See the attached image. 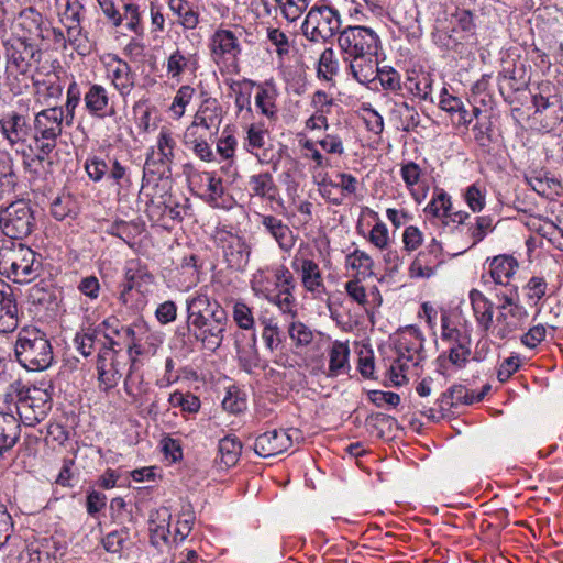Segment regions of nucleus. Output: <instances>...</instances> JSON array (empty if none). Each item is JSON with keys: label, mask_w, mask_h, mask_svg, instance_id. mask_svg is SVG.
<instances>
[{"label": "nucleus", "mask_w": 563, "mask_h": 563, "mask_svg": "<svg viewBox=\"0 0 563 563\" xmlns=\"http://www.w3.org/2000/svg\"><path fill=\"white\" fill-rule=\"evenodd\" d=\"M218 449L220 463L225 467H231L239 461L242 444L235 438L225 437L219 441Z\"/></svg>", "instance_id": "37998d69"}, {"label": "nucleus", "mask_w": 563, "mask_h": 563, "mask_svg": "<svg viewBox=\"0 0 563 563\" xmlns=\"http://www.w3.org/2000/svg\"><path fill=\"white\" fill-rule=\"evenodd\" d=\"M168 402L174 408H180L183 412L195 413L200 408V400L191 393L174 391L169 395Z\"/></svg>", "instance_id": "3c124183"}, {"label": "nucleus", "mask_w": 563, "mask_h": 563, "mask_svg": "<svg viewBox=\"0 0 563 563\" xmlns=\"http://www.w3.org/2000/svg\"><path fill=\"white\" fill-rule=\"evenodd\" d=\"M394 22L400 27L410 30L418 23V10L413 3L397 2L393 9Z\"/></svg>", "instance_id": "79ce46f5"}, {"label": "nucleus", "mask_w": 563, "mask_h": 563, "mask_svg": "<svg viewBox=\"0 0 563 563\" xmlns=\"http://www.w3.org/2000/svg\"><path fill=\"white\" fill-rule=\"evenodd\" d=\"M108 73L112 79L115 89L126 96L134 87V77L131 73L130 65L121 58L114 56L108 63Z\"/></svg>", "instance_id": "a878e982"}, {"label": "nucleus", "mask_w": 563, "mask_h": 563, "mask_svg": "<svg viewBox=\"0 0 563 563\" xmlns=\"http://www.w3.org/2000/svg\"><path fill=\"white\" fill-rule=\"evenodd\" d=\"M404 87L416 98L431 100L432 79L429 74L408 76Z\"/></svg>", "instance_id": "a19ab883"}, {"label": "nucleus", "mask_w": 563, "mask_h": 563, "mask_svg": "<svg viewBox=\"0 0 563 563\" xmlns=\"http://www.w3.org/2000/svg\"><path fill=\"white\" fill-rule=\"evenodd\" d=\"M282 10V13L289 22L297 21L308 9L311 0H275Z\"/></svg>", "instance_id": "6e6d98bb"}, {"label": "nucleus", "mask_w": 563, "mask_h": 563, "mask_svg": "<svg viewBox=\"0 0 563 563\" xmlns=\"http://www.w3.org/2000/svg\"><path fill=\"white\" fill-rule=\"evenodd\" d=\"M147 331V325L144 321H135L130 325H124L122 345H126V352L131 362H135L137 356L154 355L156 353V343L151 342L147 347L141 343L143 335Z\"/></svg>", "instance_id": "dca6fc26"}, {"label": "nucleus", "mask_w": 563, "mask_h": 563, "mask_svg": "<svg viewBox=\"0 0 563 563\" xmlns=\"http://www.w3.org/2000/svg\"><path fill=\"white\" fill-rule=\"evenodd\" d=\"M470 300L478 324L487 331L493 324L494 306L479 290L470 291Z\"/></svg>", "instance_id": "473e14b6"}, {"label": "nucleus", "mask_w": 563, "mask_h": 563, "mask_svg": "<svg viewBox=\"0 0 563 563\" xmlns=\"http://www.w3.org/2000/svg\"><path fill=\"white\" fill-rule=\"evenodd\" d=\"M175 147L176 140L173 132L167 128H162L156 139V145L151 147L147 153L143 177L164 175L175 157Z\"/></svg>", "instance_id": "9b49d317"}, {"label": "nucleus", "mask_w": 563, "mask_h": 563, "mask_svg": "<svg viewBox=\"0 0 563 563\" xmlns=\"http://www.w3.org/2000/svg\"><path fill=\"white\" fill-rule=\"evenodd\" d=\"M290 266L298 275L302 288L309 292L313 299H319L327 294L321 268L314 261V253L308 244H300L292 256Z\"/></svg>", "instance_id": "1a4fd4ad"}, {"label": "nucleus", "mask_w": 563, "mask_h": 563, "mask_svg": "<svg viewBox=\"0 0 563 563\" xmlns=\"http://www.w3.org/2000/svg\"><path fill=\"white\" fill-rule=\"evenodd\" d=\"M441 342L446 349L439 355L438 362L448 361L457 369L465 368L471 360V332L466 327L455 325L448 313L441 316Z\"/></svg>", "instance_id": "423d86ee"}, {"label": "nucleus", "mask_w": 563, "mask_h": 563, "mask_svg": "<svg viewBox=\"0 0 563 563\" xmlns=\"http://www.w3.org/2000/svg\"><path fill=\"white\" fill-rule=\"evenodd\" d=\"M84 5L79 0H70V3L65 4L62 14V22L67 29L68 41L71 45H79L82 35L81 15Z\"/></svg>", "instance_id": "393cba45"}, {"label": "nucleus", "mask_w": 563, "mask_h": 563, "mask_svg": "<svg viewBox=\"0 0 563 563\" xmlns=\"http://www.w3.org/2000/svg\"><path fill=\"white\" fill-rule=\"evenodd\" d=\"M449 24L460 32L457 36L463 37V43L473 35L475 27L473 15L467 10H455L454 13L449 14Z\"/></svg>", "instance_id": "c03bdc74"}, {"label": "nucleus", "mask_w": 563, "mask_h": 563, "mask_svg": "<svg viewBox=\"0 0 563 563\" xmlns=\"http://www.w3.org/2000/svg\"><path fill=\"white\" fill-rule=\"evenodd\" d=\"M211 52L216 56L230 55L236 57L241 54L238 36L230 30H218L211 38Z\"/></svg>", "instance_id": "7c9ffc66"}, {"label": "nucleus", "mask_w": 563, "mask_h": 563, "mask_svg": "<svg viewBox=\"0 0 563 563\" xmlns=\"http://www.w3.org/2000/svg\"><path fill=\"white\" fill-rule=\"evenodd\" d=\"M255 85V81L244 79L242 82H234V85L231 86L232 90L235 92L234 104L239 113L243 111L247 114L252 113L251 88Z\"/></svg>", "instance_id": "de8ad7c7"}, {"label": "nucleus", "mask_w": 563, "mask_h": 563, "mask_svg": "<svg viewBox=\"0 0 563 563\" xmlns=\"http://www.w3.org/2000/svg\"><path fill=\"white\" fill-rule=\"evenodd\" d=\"M295 289H277L266 300L278 308L286 318L295 319L298 314Z\"/></svg>", "instance_id": "e433bc0d"}, {"label": "nucleus", "mask_w": 563, "mask_h": 563, "mask_svg": "<svg viewBox=\"0 0 563 563\" xmlns=\"http://www.w3.org/2000/svg\"><path fill=\"white\" fill-rule=\"evenodd\" d=\"M522 68H517L511 62H504L503 68L498 74L499 82H507L508 87L512 90H519L520 86L523 85L521 81Z\"/></svg>", "instance_id": "bf43d9fd"}, {"label": "nucleus", "mask_w": 563, "mask_h": 563, "mask_svg": "<svg viewBox=\"0 0 563 563\" xmlns=\"http://www.w3.org/2000/svg\"><path fill=\"white\" fill-rule=\"evenodd\" d=\"M451 208L450 196L440 191L435 198H433L426 207V212L433 217H448Z\"/></svg>", "instance_id": "774afa93"}, {"label": "nucleus", "mask_w": 563, "mask_h": 563, "mask_svg": "<svg viewBox=\"0 0 563 563\" xmlns=\"http://www.w3.org/2000/svg\"><path fill=\"white\" fill-rule=\"evenodd\" d=\"M298 438L297 429L271 430L255 439L254 451L258 456L271 457L285 452Z\"/></svg>", "instance_id": "2eb2a0df"}, {"label": "nucleus", "mask_w": 563, "mask_h": 563, "mask_svg": "<svg viewBox=\"0 0 563 563\" xmlns=\"http://www.w3.org/2000/svg\"><path fill=\"white\" fill-rule=\"evenodd\" d=\"M108 169L109 165L98 156L89 157L85 163V170L95 183L101 181L107 176Z\"/></svg>", "instance_id": "338daca9"}, {"label": "nucleus", "mask_w": 563, "mask_h": 563, "mask_svg": "<svg viewBox=\"0 0 563 563\" xmlns=\"http://www.w3.org/2000/svg\"><path fill=\"white\" fill-rule=\"evenodd\" d=\"M261 224L264 227L266 232L277 242L280 250L289 252L296 242V238L292 231L283 220L272 214H261Z\"/></svg>", "instance_id": "b1692460"}, {"label": "nucleus", "mask_w": 563, "mask_h": 563, "mask_svg": "<svg viewBox=\"0 0 563 563\" xmlns=\"http://www.w3.org/2000/svg\"><path fill=\"white\" fill-rule=\"evenodd\" d=\"M339 71V63L334 51L331 47L325 48L319 57L317 76L319 79L331 81Z\"/></svg>", "instance_id": "49530a36"}, {"label": "nucleus", "mask_w": 563, "mask_h": 563, "mask_svg": "<svg viewBox=\"0 0 563 563\" xmlns=\"http://www.w3.org/2000/svg\"><path fill=\"white\" fill-rule=\"evenodd\" d=\"M154 276L140 260H130L124 267V279L120 285L119 300L123 305H129L130 294L135 289L139 294L145 296L152 291Z\"/></svg>", "instance_id": "ddd939ff"}, {"label": "nucleus", "mask_w": 563, "mask_h": 563, "mask_svg": "<svg viewBox=\"0 0 563 563\" xmlns=\"http://www.w3.org/2000/svg\"><path fill=\"white\" fill-rule=\"evenodd\" d=\"M35 228L36 220L29 200L18 199L0 208V230L5 236L22 240Z\"/></svg>", "instance_id": "6e6552de"}, {"label": "nucleus", "mask_w": 563, "mask_h": 563, "mask_svg": "<svg viewBox=\"0 0 563 563\" xmlns=\"http://www.w3.org/2000/svg\"><path fill=\"white\" fill-rule=\"evenodd\" d=\"M422 338L415 329L402 332L396 341L397 363L400 369L408 363L417 366L421 360Z\"/></svg>", "instance_id": "a211bd4d"}, {"label": "nucleus", "mask_w": 563, "mask_h": 563, "mask_svg": "<svg viewBox=\"0 0 563 563\" xmlns=\"http://www.w3.org/2000/svg\"><path fill=\"white\" fill-rule=\"evenodd\" d=\"M64 108L51 107L37 112L33 120V134L29 148L36 159L44 162L57 145L63 132Z\"/></svg>", "instance_id": "39448f33"}, {"label": "nucleus", "mask_w": 563, "mask_h": 563, "mask_svg": "<svg viewBox=\"0 0 563 563\" xmlns=\"http://www.w3.org/2000/svg\"><path fill=\"white\" fill-rule=\"evenodd\" d=\"M38 255L22 243L0 247V274L18 284L34 280L41 273Z\"/></svg>", "instance_id": "20e7f679"}, {"label": "nucleus", "mask_w": 563, "mask_h": 563, "mask_svg": "<svg viewBox=\"0 0 563 563\" xmlns=\"http://www.w3.org/2000/svg\"><path fill=\"white\" fill-rule=\"evenodd\" d=\"M396 112L399 114L402 131H412L420 124V115L418 111L409 103L405 101L397 103Z\"/></svg>", "instance_id": "5fc2aeb1"}, {"label": "nucleus", "mask_w": 563, "mask_h": 563, "mask_svg": "<svg viewBox=\"0 0 563 563\" xmlns=\"http://www.w3.org/2000/svg\"><path fill=\"white\" fill-rule=\"evenodd\" d=\"M340 12L331 5H313L302 23V33L311 42L325 43L341 29Z\"/></svg>", "instance_id": "0eeeda50"}, {"label": "nucleus", "mask_w": 563, "mask_h": 563, "mask_svg": "<svg viewBox=\"0 0 563 563\" xmlns=\"http://www.w3.org/2000/svg\"><path fill=\"white\" fill-rule=\"evenodd\" d=\"M19 325L16 298L11 286L0 282V333L13 332Z\"/></svg>", "instance_id": "aec40b11"}, {"label": "nucleus", "mask_w": 563, "mask_h": 563, "mask_svg": "<svg viewBox=\"0 0 563 563\" xmlns=\"http://www.w3.org/2000/svg\"><path fill=\"white\" fill-rule=\"evenodd\" d=\"M52 408V397L46 389L27 387L19 406L20 420L33 427L45 419Z\"/></svg>", "instance_id": "4468645a"}, {"label": "nucleus", "mask_w": 563, "mask_h": 563, "mask_svg": "<svg viewBox=\"0 0 563 563\" xmlns=\"http://www.w3.org/2000/svg\"><path fill=\"white\" fill-rule=\"evenodd\" d=\"M56 548L48 539L29 544L20 554L19 563H52L55 560Z\"/></svg>", "instance_id": "bb28decb"}, {"label": "nucleus", "mask_w": 563, "mask_h": 563, "mask_svg": "<svg viewBox=\"0 0 563 563\" xmlns=\"http://www.w3.org/2000/svg\"><path fill=\"white\" fill-rule=\"evenodd\" d=\"M291 320L288 325V334L295 346L298 349L310 345L316 338L314 331L301 321Z\"/></svg>", "instance_id": "09e8293b"}, {"label": "nucleus", "mask_w": 563, "mask_h": 563, "mask_svg": "<svg viewBox=\"0 0 563 563\" xmlns=\"http://www.w3.org/2000/svg\"><path fill=\"white\" fill-rule=\"evenodd\" d=\"M346 265L356 269L363 276H371L373 274L374 261L366 252L355 250L346 256Z\"/></svg>", "instance_id": "603ef678"}, {"label": "nucleus", "mask_w": 563, "mask_h": 563, "mask_svg": "<svg viewBox=\"0 0 563 563\" xmlns=\"http://www.w3.org/2000/svg\"><path fill=\"white\" fill-rule=\"evenodd\" d=\"M189 59L179 49L173 52L167 58L166 71L173 79H178L188 67Z\"/></svg>", "instance_id": "e2e57ef3"}, {"label": "nucleus", "mask_w": 563, "mask_h": 563, "mask_svg": "<svg viewBox=\"0 0 563 563\" xmlns=\"http://www.w3.org/2000/svg\"><path fill=\"white\" fill-rule=\"evenodd\" d=\"M344 60L350 63V71L357 82L368 85L376 79L378 71L377 53L347 57Z\"/></svg>", "instance_id": "4be33fe9"}, {"label": "nucleus", "mask_w": 563, "mask_h": 563, "mask_svg": "<svg viewBox=\"0 0 563 563\" xmlns=\"http://www.w3.org/2000/svg\"><path fill=\"white\" fill-rule=\"evenodd\" d=\"M99 333H103L104 342L101 347H123L122 346V331L124 324L114 317L110 316L106 318L98 327Z\"/></svg>", "instance_id": "f704fd0d"}, {"label": "nucleus", "mask_w": 563, "mask_h": 563, "mask_svg": "<svg viewBox=\"0 0 563 563\" xmlns=\"http://www.w3.org/2000/svg\"><path fill=\"white\" fill-rule=\"evenodd\" d=\"M33 22L36 24L37 31L34 36L13 32L2 40L7 70L10 74L29 75L42 60V51L36 40L45 38L46 34L37 20Z\"/></svg>", "instance_id": "f03ea898"}, {"label": "nucleus", "mask_w": 563, "mask_h": 563, "mask_svg": "<svg viewBox=\"0 0 563 563\" xmlns=\"http://www.w3.org/2000/svg\"><path fill=\"white\" fill-rule=\"evenodd\" d=\"M338 44L344 57H357L369 53H378L379 37L366 26H347L339 33Z\"/></svg>", "instance_id": "9d476101"}, {"label": "nucleus", "mask_w": 563, "mask_h": 563, "mask_svg": "<svg viewBox=\"0 0 563 563\" xmlns=\"http://www.w3.org/2000/svg\"><path fill=\"white\" fill-rule=\"evenodd\" d=\"M518 268L517 260L511 255H498L489 262V275L495 284L510 286L509 279Z\"/></svg>", "instance_id": "c756f323"}, {"label": "nucleus", "mask_w": 563, "mask_h": 563, "mask_svg": "<svg viewBox=\"0 0 563 563\" xmlns=\"http://www.w3.org/2000/svg\"><path fill=\"white\" fill-rule=\"evenodd\" d=\"M249 187L252 196L267 199L269 201H274L278 194V188L274 178L267 172L250 176Z\"/></svg>", "instance_id": "72a5a7b5"}, {"label": "nucleus", "mask_w": 563, "mask_h": 563, "mask_svg": "<svg viewBox=\"0 0 563 563\" xmlns=\"http://www.w3.org/2000/svg\"><path fill=\"white\" fill-rule=\"evenodd\" d=\"M170 11L178 16V22L188 30L195 29L199 23V14L186 0H169Z\"/></svg>", "instance_id": "ea45409f"}, {"label": "nucleus", "mask_w": 563, "mask_h": 563, "mask_svg": "<svg viewBox=\"0 0 563 563\" xmlns=\"http://www.w3.org/2000/svg\"><path fill=\"white\" fill-rule=\"evenodd\" d=\"M33 86L37 98L45 103L59 99L63 93V86L56 75L47 76L41 80L36 79L33 81Z\"/></svg>", "instance_id": "4c0bfd02"}, {"label": "nucleus", "mask_w": 563, "mask_h": 563, "mask_svg": "<svg viewBox=\"0 0 563 563\" xmlns=\"http://www.w3.org/2000/svg\"><path fill=\"white\" fill-rule=\"evenodd\" d=\"M264 329L262 332V338L265 343V346L269 351L277 350L282 342H283V334L282 331L276 322H274L272 319L264 320L263 321Z\"/></svg>", "instance_id": "13d9d810"}, {"label": "nucleus", "mask_w": 563, "mask_h": 563, "mask_svg": "<svg viewBox=\"0 0 563 563\" xmlns=\"http://www.w3.org/2000/svg\"><path fill=\"white\" fill-rule=\"evenodd\" d=\"M449 396L453 400L454 406L460 404L463 405H472L474 402L481 401L484 398V393H479L475 395L473 391L467 390L462 385H455L451 387L449 390Z\"/></svg>", "instance_id": "69168bd1"}, {"label": "nucleus", "mask_w": 563, "mask_h": 563, "mask_svg": "<svg viewBox=\"0 0 563 563\" xmlns=\"http://www.w3.org/2000/svg\"><path fill=\"white\" fill-rule=\"evenodd\" d=\"M131 361L123 347H100L97 357L98 378L106 389L114 387Z\"/></svg>", "instance_id": "f8f14e48"}, {"label": "nucleus", "mask_w": 563, "mask_h": 563, "mask_svg": "<svg viewBox=\"0 0 563 563\" xmlns=\"http://www.w3.org/2000/svg\"><path fill=\"white\" fill-rule=\"evenodd\" d=\"M110 163L111 166H109L107 178L111 180L113 186H115L118 191H120L123 186H129L131 184L130 174L128 168L118 159H113Z\"/></svg>", "instance_id": "052dcab7"}, {"label": "nucleus", "mask_w": 563, "mask_h": 563, "mask_svg": "<svg viewBox=\"0 0 563 563\" xmlns=\"http://www.w3.org/2000/svg\"><path fill=\"white\" fill-rule=\"evenodd\" d=\"M16 361L27 371H44L53 362V349L46 334L35 327H24L14 345Z\"/></svg>", "instance_id": "7ed1b4c3"}, {"label": "nucleus", "mask_w": 563, "mask_h": 563, "mask_svg": "<svg viewBox=\"0 0 563 563\" xmlns=\"http://www.w3.org/2000/svg\"><path fill=\"white\" fill-rule=\"evenodd\" d=\"M85 108L88 113L96 118H104L109 108V96L106 88L93 84L84 96Z\"/></svg>", "instance_id": "2f4dec72"}, {"label": "nucleus", "mask_w": 563, "mask_h": 563, "mask_svg": "<svg viewBox=\"0 0 563 563\" xmlns=\"http://www.w3.org/2000/svg\"><path fill=\"white\" fill-rule=\"evenodd\" d=\"M20 432L19 420L11 413L0 412V459L16 444Z\"/></svg>", "instance_id": "c85d7f7f"}, {"label": "nucleus", "mask_w": 563, "mask_h": 563, "mask_svg": "<svg viewBox=\"0 0 563 563\" xmlns=\"http://www.w3.org/2000/svg\"><path fill=\"white\" fill-rule=\"evenodd\" d=\"M271 269H258L252 279V289L256 295H261L267 299L275 290Z\"/></svg>", "instance_id": "864d4df0"}, {"label": "nucleus", "mask_w": 563, "mask_h": 563, "mask_svg": "<svg viewBox=\"0 0 563 563\" xmlns=\"http://www.w3.org/2000/svg\"><path fill=\"white\" fill-rule=\"evenodd\" d=\"M257 92L255 95L256 109L268 120L276 121L278 109L276 106L277 91L274 85L269 82L256 84Z\"/></svg>", "instance_id": "cd10ccee"}, {"label": "nucleus", "mask_w": 563, "mask_h": 563, "mask_svg": "<svg viewBox=\"0 0 563 563\" xmlns=\"http://www.w3.org/2000/svg\"><path fill=\"white\" fill-rule=\"evenodd\" d=\"M276 289H296L292 272L285 265H278L271 269Z\"/></svg>", "instance_id": "0e129e2a"}, {"label": "nucleus", "mask_w": 563, "mask_h": 563, "mask_svg": "<svg viewBox=\"0 0 563 563\" xmlns=\"http://www.w3.org/2000/svg\"><path fill=\"white\" fill-rule=\"evenodd\" d=\"M350 350L346 343L335 341L330 350L329 376H338L349 369Z\"/></svg>", "instance_id": "58836bf2"}, {"label": "nucleus", "mask_w": 563, "mask_h": 563, "mask_svg": "<svg viewBox=\"0 0 563 563\" xmlns=\"http://www.w3.org/2000/svg\"><path fill=\"white\" fill-rule=\"evenodd\" d=\"M220 241L223 243V255L230 267L240 269L249 263L251 247L242 236L225 232Z\"/></svg>", "instance_id": "6ab92c4d"}, {"label": "nucleus", "mask_w": 563, "mask_h": 563, "mask_svg": "<svg viewBox=\"0 0 563 563\" xmlns=\"http://www.w3.org/2000/svg\"><path fill=\"white\" fill-rule=\"evenodd\" d=\"M0 126L12 146H24L31 136L32 128L27 118L15 111L4 113L0 119Z\"/></svg>", "instance_id": "f3484780"}, {"label": "nucleus", "mask_w": 563, "mask_h": 563, "mask_svg": "<svg viewBox=\"0 0 563 563\" xmlns=\"http://www.w3.org/2000/svg\"><path fill=\"white\" fill-rule=\"evenodd\" d=\"M124 390L132 398V402L137 407H142L150 401L151 388L142 380L135 383L131 376H128L124 380Z\"/></svg>", "instance_id": "8fccbe9b"}, {"label": "nucleus", "mask_w": 563, "mask_h": 563, "mask_svg": "<svg viewBox=\"0 0 563 563\" xmlns=\"http://www.w3.org/2000/svg\"><path fill=\"white\" fill-rule=\"evenodd\" d=\"M222 109L219 101L214 98H207L199 107L195 114L194 121L188 126L185 137L196 134V129L201 126L206 130H210L213 126H218L221 122Z\"/></svg>", "instance_id": "412c9836"}, {"label": "nucleus", "mask_w": 563, "mask_h": 563, "mask_svg": "<svg viewBox=\"0 0 563 563\" xmlns=\"http://www.w3.org/2000/svg\"><path fill=\"white\" fill-rule=\"evenodd\" d=\"M376 78L385 90L397 93L402 89L400 74L393 67L378 68Z\"/></svg>", "instance_id": "4d7b16f0"}, {"label": "nucleus", "mask_w": 563, "mask_h": 563, "mask_svg": "<svg viewBox=\"0 0 563 563\" xmlns=\"http://www.w3.org/2000/svg\"><path fill=\"white\" fill-rule=\"evenodd\" d=\"M528 185L540 196L550 198L558 192L560 183L554 178L541 175V173H533L526 176Z\"/></svg>", "instance_id": "a18cd8bd"}, {"label": "nucleus", "mask_w": 563, "mask_h": 563, "mask_svg": "<svg viewBox=\"0 0 563 563\" xmlns=\"http://www.w3.org/2000/svg\"><path fill=\"white\" fill-rule=\"evenodd\" d=\"M233 320L239 328L252 330L254 328V317L252 309L242 301H236L233 306Z\"/></svg>", "instance_id": "680f3d73"}, {"label": "nucleus", "mask_w": 563, "mask_h": 563, "mask_svg": "<svg viewBox=\"0 0 563 563\" xmlns=\"http://www.w3.org/2000/svg\"><path fill=\"white\" fill-rule=\"evenodd\" d=\"M441 263V258L421 251L409 267L410 276L416 278H430L435 274V271Z\"/></svg>", "instance_id": "c9c22d12"}, {"label": "nucleus", "mask_w": 563, "mask_h": 563, "mask_svg": "<svg viewBox=\"0 0 563 563\" xmlns=\"http://www.w3.org/2000/svg\"><path fill=\"white\" fill-rule=\"evenodd\" d=\"M186 308V325L177 328L175 340L189 351L200 343L202 349L216 352L222 345L230 323L227 311L205 294L188 298Z\"/></svg>", "instance_id": "f257e3e1"}, {"label": "nucleus", "mask_w": 563, "mask_h": 563, "mask_svg": "<svg viewBox=\"0 0 563 563\" xmlns=\"http://www.w3.org/2000/svg\"><path fill=\"white\" fill-rule=\"evenodd\" d=\"M457 33L460 32L449 24L448 12L440 9L432 32L433 42L442 48L456 51L463 44V37L457 36Z\"/></svg>", "instance_id": "5701e85b"}]
</instances>
